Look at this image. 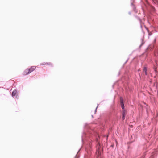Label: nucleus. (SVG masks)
I'll use <instances>...</instances> for the list:
<instances>
[{
  "label": "nucleus",
  "instance_id": "1",
  "mask_svg": "<svg viewBox=\"0 0 158 158\" xmlns=\"http://www.w3.org/2000/svg\"><path fill=\"white\" fill-rule=\"evenodd\" d=\"M36 67L35 66H31L29 69H26L23 72V75H27L31 72L33 71L36 68Z\"/></svg>",
  "mask_w": 158,
  "mask_h": 158
},
{
  "label": "nucleus",
  "instance_id": "11",
  "mask_svg": "<svg viewBox=\"0 0 158 158\" xmlns=\"http://www.w3.org/2000/svg\"><path fill=\"white\" fill-rule=\"evenodd\" d=\"M147 31H148L149 32V30L148 29H147Z\"/></svg>",
  "mask_w": 158,
  "mask_h": 158
},
{
  "label": "nucleus",
  "instance_id": "7",
  "mask_svg": "<svg viewBox=\"0 0 158 158\" xmlns=\"http://www.w3.org/2000/svg\"><path fill=\"white\" fill-rule=\"evenodd\" d=\"M41 64L42 65H45V64L51 65V63L49 62L48 63H45V64H44V63H42Z\"/></svg>",
  "mask_w": 158,
  "mask_h": 158
},
{
  "label": "nucleus",
  "instance_id": "9",
  "mask_svg": "<svg viewBox=\"0 0 158 158\" xmlns=\"http://www.w3.org/2000/svg\"><path fill=\"white\" fill-rule=\"evenodd\" d=\"M98 152V155H99V152L98 151V150H97V151H96V153H97Z\"/></svg>",
  "mask_w": 158,
  "mask_h": 158
},
{
  "label": "nucleus",
  "instance_id": "10",
  "mask_svg": "<svg viewBox=\"0 0 158 158\" xmlns=\"http://www.w3.org/2000/svg\"><path fill=\"white\" fill-rule=\"evenodd\" d=\"M149 35H152V33H149Z\"/></svg>",
  "mask_w": 158,
  "mask_h": 158
},
{
  "label": "nucleus",
  "instance_id": "4",
  "mask_svg": "<svg viewBox=\"0 0 158 158\" xmlns=\"http://www.w3.org/2000/svg\"><path fill=\"white\" fill-rule=\"evenodd\" d=\"M17 93V91L16 90H14L12 92V94L13 96H15Z\"/></svg>",
  "mask_w": 158,
  "mask_h": 158
},
{
  "label": "nucleus",
  "instance_id": "2",
  "mask_svg": "<svg viewBox=\"0 0 158 158\" xmlns=\"http://www.w3.org/2000/svg\"><path fill=\"white\" fill-rule=\"evenodd\" d=\"M126 111L125 110H123L122 111V119L124 120L125 119L126 115Z\"/></svg>",
  "mask_w": 158,
  "mask_h": 158
},
{
  "label": "nucleus",
  "instance_id": "8",
  "mask_svg": "<svg viewBox=\"0 0 158 158\" xmlns=\"http://www.w3.org/2000/svg\"><path fill=\"white\" fill-rule=\"evenodd\" d=\"M151 9H152V10L153 11H155V9L153 7V6H151Z\"/></svg>",
  "mask_w": 158,
  "mask_h": 158
},
{
  "label": "nucleus",
  "instance_id": "3",
  "mask_svg": "<svg viewBox=\"0 0 158 158\" xmlns=\"http://www.w3.org/2000/svg\"><path fill=\"white\" fill-rule=\"evenodd\" d=\"M120 101L121 105V107L123 109H124V106L123 103V102L122 98H120Z\"/></svg>",
  "mask_w": 158,
  "mask_h": 158
},
{
  "label": "nucleus",
  "instance_id": "6",
  "mask_svg": "<svg viewBox=\"0 0 158 158\" xmlns=\"http://www.w3.org/2000/svg\"><path fill=\"white\" fill-rule=\"evenodd\" d=\"M152 1L155 3L158 4V0H152Z\"/></svg>",
  "mask_w": 158,
  "mask_h": 158
},
{
  "label": "nucleus",
  "instance_id": "5",
  "mask_svg": "<svg viewBox=\"0 0 158 158\" xmlns=\"http://www.w3.org/2000/svg\"><path fill=\"white\" fill-rule=\"evenodd\" d=\"M143 72H144L145 75H147V68L145 67L143 69Z\"/></svg>",
  "mask_w": 158,
  "mask_h": 158
}]
</instances>
